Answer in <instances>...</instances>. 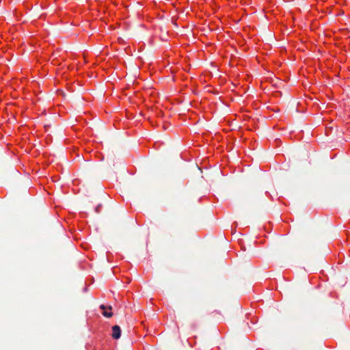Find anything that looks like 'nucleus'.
I'll return each instance as SVG.
<instances>
[{"label":"nucleus","mask_w":350,"mask_h":350,"mask_svg":"<svg viewBox=\"0 0 350 350\" xmlns=\"http://www.w3.org/2000/svg\"><path fill=\"white\" fill-rule=\"evenodd\" d=\"M111 336L114 339H118L120 338L121 329H120V326L114 325L112 327V335Z\"/></svg>","instance_id":"f257e3e1"},{"label":"nucleus","mask_w":350,"mask_h":350,"mask_svg":"<svg viewBox=\"0 0 350 350\" xmlns=\"http://www.w3.org/2000/svg\"><path fill=\"white\" fill-rule=\"evenodd\" d=\"M100 308L103 310V316H105V317H107V318H109V317H112V315H113L112 312H109L105 311V309H106V306H105L101 305L100 306Z\"/></svg>","instance_id":"f03ea898"}]
</instances>
